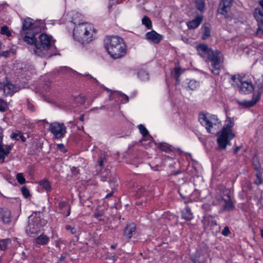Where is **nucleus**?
<instances>
[{"label":"nucleus","instance_id":"f257e3e1","mask_svg":"<svg viewBox=\"0 0 263 263\" xmlns=\"http://www.w3.org/2000/svg\"><path fill=\"white\" fill-rule=\"evenodd\" d=\"M81 16V14L78 13H76L73 16L71 22L76 25L73 29V35L75 40L85 44L93 40L96 30L92 25L81 23L80 20H77V17Z\"/></svg>","mask_w":263,"mask_h":263},{"label":"nucleus","instance_id":"f03ea898","mask_svg":"<svg viewBox=\"0 0 263 263\" xmlns=\"http://www.w3.org/2000/svg\"><path fill=\"white\" fill-rule=\"evenodd\" d=\"M104 44L108 54L115 59L120 58L125 54V45L122 39L119 36H106Z\"/></svg>","mask_w":263,"mask_h":263},{"label":"nucleus","instance_id":"7ed1b4c3","mask_svg":"<svg viewBox=\"0 0 263 263\" xmlns=\"http://www.w3.org/2000/svg\"><path fill=\"white\" fill-rule=\"evenodd\" d=\"M41 30V28L37 25V23L30 18H27L24 20L22 25L21 34L24 35L23 40L27 44H33L35 41V36Z\"/></svg>","mask_w":263,"mask_h":263},{"label":"nucleus","instance_id":"20e7f679","mask_svg":"<svg viewBox=\"0 0 263 263\" xmlns=\"http://www.w3.org/2000/svg\"><path fill=\"white\" fill-rule=\"evenodd\" d=\"M39 42L35 37L34 43L29 44L33 46L34 54L39 57L49 58L52 54L48 53V50L51 46V37L46 34L42 33L39 35Z\"/></svg>","mask_w":263,"mask_h":263},{"label":"nucleus","instance_id":"39448f33","mask_svg":"<svg viewBox=\"0 0 263 263\" xmlns=\"http://www.w3.org/2000/svg\"><path fill=\"white\" fill-rule=\"evenodd\" d=\"M233 126L234 122L229 119L226 121L221 130L218 133L217 142L218 145V149H224L228 145L231 144L230 141L235 137V134L232 131Z\"/></svg>","mask_w":263,"mask_h":263},{"label":"nucleus","instance_id":"423d86ee","mask_svg":"<svg viewBox=\"0 0 263 263\" xmlns=\"http://www.w3.org/2000/svg\"><path fill=\"white\" fill-rule=\"evenodd\" d=\"M199 121L202 126L205 127L206 131L211 134L217 133L221 122L217 116L214 115H206L204 114H200Z\"/></svg>","mask_w":263,"mask_h":263},{"label":"nucleus","instance_id":"0eeeda50","mask_svg":"<svg viewBox=\"0 0 263 263\" xmlns=\"http://www.w3.org/2000/svg\"><path fill=\"white\" fill-rule=\"evenodd\" d=\"M219 51L211 50L205 58L212 63V72L214 74L218 75L220 73V59L219 58Z\"/></svg>","mask_w":263,"mask_h":263},{"label":"nucleus","instance_id":"6e6552de","mask_svg":"<svg viewBox=\"0 0 263 263\" xmlns=\"http://www.w3.org/2000/svg\"><path fill=\"white\" fill-rule=\"evenodd\" d=\"M66 129L63 123L54 122L49 124V130L55 139L63 138L67 132Z\"/></svg>","mask_w":263,"mask_h":263},{"label":"nucleus","instance_id":"1a4fd4ad","mask_svg":"<svg viewBox=\"0 0 263 263\" xmlns=\"http://www.w3.org/2000/svg\"><path fill=\"white\" fill-rule=\"evenodd\" d=\"M226 195L227 198L224 199L222 196L218 197V200H221L224 201V204L222 205L221 209V211H232L235 208V205L232 201L231 197L230 195V192L229 191H226Z\"/></svg>","mask_w":263,"mask_h":263},{"label":"nucleus","instance_id":"9d476101","mask_svg":"<svg viewBox=\"0 0 263 263\" xmlns=\"http://www.w3.org/2000/svg\"><path fill=\"white\" fill-rule=\"evenodd\" d=\"M232 5V0H221L217 10L218 13L226 16Z\"/></svg>","mask_w":263,"mask_h":263},{"label":"nucleus","instance_id":"9b49d317","mask_svg":"<svg viewBox=\"0 0 263 263\" xmlns=\"http://www.w3.org/2000/svg\"><path fill=\"white\" fill-rule=\"evenodd\" d=\"M11 213L6 208H0V221L5 224H9L11 222Z\"/></svg>","mask_w":263,"mask_h":263},{"label":"nucleus","instance_id":"f8f14e48","mask_svg":"<svg viewBox=\"0 0 263 263\" xmlns=\"http://www.w3.org/2000/svg\"><path fill=\"white\" fill-rule=\"evenodd\" d=\"M41 215V213H35L34 216H31L29 217V218L36 224V226H37V227L41 229L47 223L46 221L42 218Z\"/></svg>","mask_w":263,"mask_h":263},{"label":"nucleus","instance_id":"ddd939ff","mask_svg":"<svg viewBox=\"0 0 263 263\" xmlns=\"http://www.w3.org/2000/svg\"><path fill=\"white\" fill-rule=\"evenodd\" d=\"M35 225L36 224L29 218L28 228L26 230V232L28 236L34 237L41 231V228Z\"/></svg>","mask_w":263,"mask_h":263},{"label":"nucleus","instance_id":"4468645a","mask_svg":"<svg viewBox=\"0 0 263 263\" xmlns=\"http://www.w3.org/2000/svg\"><path fill=\"white\" fill-rule=\"evenodd\" d=\"M145 35L146 40L155 44L159 43L162 39V36L154 30L147 32Z\"/></svg>","mask_w":263,"mask_h":263},{"label":"nucleus","instance_id":"2eb2a0df","mask_svg":"<svg viewBox=\"0 0 263 263\" xmlns=\"http://www.w3.org/2000/svg\"><path fill=\"white\" fill-rule=\"evenodd\" d=\"M136 230V224L134 223L127 224L124 229L123 236L129 240L135 233Z\"/></svg>","mask_w":263,"mask_h":263},{"label":"nucleus","instance_id":"dca6fc26","mask_svg":"<svg viewBox=\"0 0 263 263\" xmlns=\"http://www.w3.org/2000/svg\"><path fill=\"white\" fill-rule=\"evenodd\" d=\"M201 221L205 229H208L209 227L213 228L217 225L216 221L213 220L212 216L210 215L203 217Z\"/></svg>","mask_w":263,"mask_h":263},{"label":"nucleus","instance_id":"f3484780","mask_svg":"<svg viewBox=\"0 0 263 263\" xmlns=\"http://www.w3.org/2000/svg\"><path fill=\"white\" fill-rule=\"evenodd\" d=\"M254 90V87L251 82L243 81L241 82L240 90L245 94H248L252 92Z\"/></svg>","mask_w":263,"mask_h":263},{"label":"nucleus","instance_id":"a211bd4d","mask_svg":"<svg viewBox=\"0 0 263 263\" xmlns=\"http://www.w3.org/2000/svg\"><path fill=\"white\" fill-rule=\"evenodd\" d=\"M4 92L7 96H12L17 91V88L10 82L5 83Z\"/></svg>","mask_w":263,"mask_h":263},{"label":"nucleus","instance_id":"6ab92c4d","mask_svg":"<svg viewBox=\"0 0 263 263\" xmlns=\"http://www.w3.org/2000/svg\"><path fill=\"white\" fill-rule=\"evenodd\" d=\"M202 16L201 15L197 16L194 20L189 21L187 23V27L190 29H194L197 28L202 21Z\"/></svg>","mask_w":263,"mask_h":263},{"label":"nucleus","instance_id":"aec40b11","mask_svg":"<svg viewBox=\"0 0 263 263\" xmlns=\"http://www.w3.org/2000/svg\"><path fill=\"white\" fill-rule=\"evenodd\" d=\"M196 48L199 54L203 58H205L210 51L212 50L205 44H200L197 46Z\"/></svg>","mask_w":263,"mask_h":263},{"label":"nucleus","instance_id":"412c9836","mask_svg":"<svg viewBox=\"0 0 263 263\" xmlns=\"http://www.w3.org/2000/svg\"><path fill=\"white\" fill-rule=\"evenodd\" d=\"M181 217L189 221L191 220L193 218V213L189 206H186L181 211Z\"/></svg>","mask_w":263,"mask_h":263},{"label":"nucleus","instance_id":"4be33fe9","mask_svg":"<svg viewBox=\"0 0 263 263\" xmlns=\"http://www.w3.org/2000/svg\"><path fill=\"white\" fill-rule=\"evenodd\" d=\"M49 239L47 235L42 234L36 238L35 242L40 245H46L49 241Z\"/></svg>","mask_w":263,"mask_h":263},{"label":"nucleus","instance_id":"5701e85b","mask_svg":"<svg viewBox=\"0 0 263 263\" xmlns=\"http://www.w3.org/2000/svg\"><path fill=\"white\" fill-rule=\"evenodd\" d=\"M138 128L140 133L142 135L143 137V140L145 141L148 140V138H152V137L149 135L148 131L143 125L140 124L138 125Z\"/></svg>","mask_w":263,"mask_h":263},{"label":"nucleus","instance_id":"b1692460","mask_svg":"<svg viewBox=\"0 0 263 263\" xmlns=\"http://www.w3.org/2000/svg\"><path fill=\"white\" fill-rule=\"evenodd\" d=\"M184 71L179 66H175L174 71L171 72V75L174 77L177 83L179 82V76Z\"/></svg>","mask_w":263,"mask_h":263},{"label":"nucleus","instance_id":"393cba45","mask_svg":"<svg viewBox=\"0 0 263 263\" xmlns=\"http://www.w3.org/2000/svg\"><path fill=\"white\" fill-rule=\"evenodd\" d=\"M101 180L103 181H108L110 183L111 187L114 186V185H115V186L116 185V183L117 182V179L115 176H111V175H110L107 176H102Z\"/></svg>","mask_w":263,"mask_h":263},{"label":"nucleus","instance_id":"a878e982","mask_svg":"<svg viewBox=\"0 0 263 263\" xmlns=\"http://www.w3.org/2000/svg\"><path fill=\"white\" fill-rule=\"evenodd\" d=\"M39 185L45 189L47 192H49L51 190V185L49 181L46 179L41 180L39 182Z\"/></svg>","mask_w":263,"mask_h":263},{"label":"nucleus","instance_id":"bb28decb","mask_svg":"<svg viewBox=\"0 0 263 263\" xmlns=\"http://www.w3.org/2000/svg\"><path fill=\"white\" fill-rule=\"evenodd\" d=\"M204 30L203 34L202 36L203 40H206L211 35L210 26L209 24H205L202 27Z\"/></svg>","mask_w":263,"mask_h":263},{"label":"nucleus","instance_id":"cd10ccee","mask_svg":"<svg viewBox=\"0 0 263 263\" xmlns=\"http://www.w3.org/2000/svg\"><path fill=\"white\" fill-rule=\"evenodd\" d=\"M137 74L138 78L142 81H147L149 79L148 73L143 69L140 70Z\"/></svg>","mask_w":263,"mask_h":263},{"label":"nucleus","instance_id":"c85d7f7f","mask_svg":"<svg viewBox=\"0 0 263 263\" xmlns=\"http://www.w3.org/2000/svg\"><path fill=\"white\" fill-rule=\"evenodd\" d=\"M11 242L10 239H4L0 240V250H5Z\"/></svg>","mask_w":263,"mask_h":263},{"label":"nucleus","instance_id":"c756f323","mask_svg":"<svg viewBox=\"0 0 263 263\" xmlns=\"http://www.w3.org/2000/svg\"><path fill=\"white\" fill-rule=\"evenodd\" d=\"M11 242L10 239H4L0 240V250H5Z\"/></svg>","mask_w":263,"mask_h":263},{"label":"nucleus","instance_id":"7c9ffc66","mask_svg":"<svg viewBox=\"0 0 263 263\" xmlns=\"http://www.w3.org/2000/svg\"><path fill=\"white\" fill-rule=\"evenodd\" d=\"M142 23L148 29H150L152 27V23L151 20L147 16H144L142 19Z\"/></svg>","mask_w":263,"mask_h":263},{"label":"nucleus","instance_id":"2f4dec72","mask_svg":"<svg viewBox=\"0 0 263 263\" xmlns=\"http://www.w3.org/2000/svg\"><path fill=\"white\" fill-rule=\"evenodd\" d=\"M199 82L194 80H190L188 83L187 87L192 90H195L196 88L199 87Z\"/></svg>","mask_w":263,"mask_h":263},{"label":"nucleus","instance_id":"473e14b6","mask_svg":"<svg viewBox=\"0 0 263 263\" xmlns=\"http://www.w3.org/2000/svg\"><path fill=\"white\" fill-rule=\"evenodd\" d=\"M238 104L245 107H250L253 106L255 105L254 102H253L252 100L238 102Z\"/></svg>","mask_w":263,"mask_h":263},{"label":"nucleus","instance_id":"72a5a7b5","mask_svg":"<svg viewBox=\"0 0 263 263\" xmlns=\"http://www.w3.org/2000/svg\"><path fill=\"white\" fill-rule=\"evenodd\" d=\"M196 8L200 11H202L204 8L205 7V3L204 2L203 0H198L196 2Z\"/></svg>","mask_w":263,"mask_h":263},{"label":"nucleus","instance_id":"f704fd0d","mask_svg":"<svg viewBox=\"0 0 263 263\" xmlns=\"http://www.w3.org/2000/svg\"><path fill=\"white\" fill-rule=\"evenodd\" d=\"M256 179L254 180V183L256 185H259L262 183V175L261 173L259 172L256 174Z\"/></svg>","mask_w":263,"mask_h":263},{"label":"nucleus","instance_id":"c9c22d12","mask_svg":"<svg viewBox=\"0 0 263 263\" xmlns=\"http://www.w3.org/2000/svg\"><path fill=\"white\" fill-rule=\"evenodd\" d=\"M159 147L161 150L167 153L171 151L170 146L167 143H160L159 146Z\"/></svg>","mask_w":263,"mask_h":263},{"label":"nucleus","instance_id":"e433bc0d","mask_svg":"<svg viewBox=\"0 0 263 263\" xmlns=\"http://www.w3.org/2000/svg\"><path fill=\"white\" fill-rule=\"evenodd\" d=\"M74 101L77 104L82 105L85 102V97L84 96H79L76 98Z\"/></svg>","mask_w":263,"mask_h":263},{"label":"nucleus","instance_id":"4c0bfd02","mask_svg":"<svg viewBox=\"0 0 263 263\" xmlns=\"http://www.w3.org/2000/svg\"><path fill=\"white\" fill-rule=\"evenodd\" d=\"M7 108V103L4 99H0V111H5Z\"/></svg>","mask_w":263,"mask_h":263},{"label":"nucleus","instance_id":"58836bf2","mask_svg":"<svg viewBox=\"0 0 263 263\" xmlns=\"http://www.w3.org/2000/svg\"><path fill=\"white\" fill-rule=\"evenodd\" d=\"M22 132L19 130H17L15 132H13L11 134L10 137L13 140L18 141L20 140V137L21 135Z\"/></svg>","mask_w":263,"mask_h":263},{"label":"nucleus","instance_id":"ea45409f","mask_svg":"<svg viewBox=\"0 0 263 263\" xmlns=\"http://www.w3.org/2000/svg\"><path fill=\"white\" fill-rule=\"evenodd\" d=\"M16 179L17 182L21 184H23L25 183V178L22 173H18L16 175Z\"/></svg>","mask_w":263,"mask_h":263},{"label":"nucleus","instance_id":"a19ab883","mask_svg":"<svg viewBox=\"0 0 263 263\" xmlns=\"http://www.w3.org/2000/svg\"><path fill=\"white\" fill-rule=\"evenodd\" d=\"M1 33L2 34H6L7 36H9L11 35V33L9 31V28L7 26H4L2 27L1 29Z\"/></svg>","mask_w":263,"mask_h":263},{"label":"nucleus","instance_id":"79ce46f5","mask_svg":"<svg viewBox=\"0 0 263 263\" xmlns=\"http://www.w3.org/2000/svg\"><path fill=\"white\" fill-rule=\"evenodd\" d=\"M137 196L138 197H140L142 196H144L145 195V190L142 186H139L138 187L137 190L136 191Z\"/></svg>","mask_w":263,"mask_h":263},{"label":"nucleus","instance_id":"37998d69","mask_svg":"<svg viewBox=\"0 0 263 263\" xmlns=\"http://www.w3.org/2000/svg\"><path fill=\"white\" fill-rule=\"evenodd\" d=\"M261 92H260L259 90V91L257 93L253 94V97H252V99L251 100L253 101V102H254V104H256V103L259 100V99L260 98Z\"/></svg>","mask_w":263,"mask_h":263},{"label":"nucleus","instance_id":"c03bdc74","mask_svg":"<svg viewBox=\"0 0 263 263\" xmlns=\"http://www.w3.org/2000/svg\"><path fill=\"white\" fill-rule=\"evenodd\" d=\"M22 192L25 198H28L29 196H30L29 191L26 186L22 187Z\"/></svg>","mask_w":263,"mask_h":263},{"label":"nucleus","instance_id":"a18cd8bd","mask_svg":"<svg viewBox=\"0 0 263 263\" xmlns=\"http://www.w3.org/2000/svg\"><path fill=\"white\" fill-rule=\"evenodd\" d=\"M115 191V185H114V186L111 187V191L108 194H106V195L105 197V198L107 199L110 197L113 196Z\"/></svg>","mask_w":263,"mask_h":263},{"label":"nucleus","instance_id":"49530a36","mask_svg":"<svg viewBox=\"0 0 263 263\" xmlns=\"http://www.w3.org/2000/svg\"><path fill=\"white\" fill-rule=\"evenodd\" d=\"M27 103L28 109L32 112L34 111L35 107L34 105L29 101L28 99L27 100Z\"/></svg>","mask_w":263,"mask_h":263},{"label":"nucleus","instance_id":"de8ad7c7","mask_svg":"<svg viewBox=\"0 0 263 263\" xmlns=\"http://www.w3.org/2000/svg\"><path fill=\"white\" fill-rule=\"evenodd\" d=\"M231 232L228 228V227L226 226L224 228L223 230L221 232V234L224 236H227L230 234Z\"/></svg>","mask_w":263,"mask_h":263},{"label":"nucleus","instance_id":"09e8293b","mask_svg":"<svg viewBox=\"0 0 263 263\" xmlns=\"http://www.w3.org/2000/svg\"><path fill=\"white\" fill-rule=\"evenodd\" d=\"M65 229L66 230H69L70 231V233L72 234H74L77 233V230L76 229L74 228H72L71 227V226L70 225H67L65 227Z\"/></svg>","mask_w":263,"mask_h":263},{"label":"nucleus","instance_id":"8fccbe9b","mask_svg":"<svg viewBox=\"0 0 263 263\" xmlns=\"http://www.w3.org/2000/svg\"><path fill=\"white\" fill-rule=\"evenodd\" d=\"M67 207V203L65 201H60L59 203V208L60 210H63L65 208Z\"/></svg>","mask_w":263,"mask_h":263},{"label":"nucleus","instance_id":"3c124183","mask_svg":"<svg viewBox=\"0 0 263 263\" xmlns=\"http://www.w3.org/2000/svg\"><path fill=\"white\" fill-rule=\"evenodd\" d=\"M253 166H254V170L256 171H259V169L261 167L260 163L258 161H257L256 162H255V161L254 162Z\"/></svg>","mask_w":263,"mask_h":263},{"label":"nucleus","instance_id":"603ef678","mask_svg":"<svg viewBox=\"0 0 263 263\" xmlns=\"http://www.w3.org/2000/svg\"><path fill=\"white\" fill-rule=\"evenodd\" d=\"M122 97L121 101L122 103H126L128 101V97L124 94H122L121 95Z\"/></svg>","mask_w":263,"mask_h":263},{"label":"nucleus","instance_id":"864d4df0","mask_svg":"<svg viewBox=\"0 0 263 263\" xmlns=\"http://www.w3.org/2000/svg\"><path fill=\"white\" fill-rule=\"evenodd\" d=\"M57 147L59 151L62 152H65L66 151L65 146L63 144H58L57 145Z\"/></svg>","mask_w":263,"mask_h":263},{"label":"nucleus","instance_id":"5fc2aeb1","mask_svg":"<svg viewBox=\"0 0 263 263\" xmlns=\"http://www.w3.org/2000/svg\"><path fill=\"white\" fill-rule=\"evenodd\" d=\"M65 243H66V241L65 240H63L61 239H59L56 242V247L60 248L61 244H65Z\"/></svg>","mask_w":263,"mask_h":263},{"label":"nucleus","instance_id":"6e6d98bb","mask_svg":"<svg viewBox=\"0 0 263 263\" xmlns=\"http://www.w3.org/2000/svg\"><path fill=\"white\" fill-rule=\"evenodd\" d=\"M10 55V54H9V51L7 50V51H3V52H1L0 53V56L1 57H9Z\"/></svg>","mask_w":263,"mask_h":263},{"label":"nucleus","instance_id":"4d7b16f0","mask_svg":"<svg viewBox=\"0 0 263 263\" xmlns=\"http://www.w3.org/2000/svg\"><path fill=\"white\" fill-rule=\"evenodd\" d=\"M12 148V146L9 145H7L6 146L5 150H6V155H8L10 151L11 150Z\"/></svg>","mask_w":263,"mask_h":263},{"label":"nucleus","instance_id":"13d9d810","mask_svg":"<svg viewBox=\"0 0 263 263\" xmlns=\"http://www.w3.org/2000/svg\"><path fill=\"white\" fill-rule=\"evenodd\" d=\"M84 77H88V79H92L96 83H98V80L96 79H95L93 78L90 74H84L83 75Z\"/></svg>","mask_w":263,"mask_h":263},{"label":"nucleus","instance_id":"bf43d9fd","mask_svg":"<svg viewBox=\"0 0 263 263\" xmlns=\"http://www.w3.org/2000/svg\"><path fill=\"white\" fill-rule=\"evenodd\" d=\"M256 34L260 36L263 34V30L259 26L256 30Z\"/></svg>","mask_w":263,"mask_h":263},{"label":"nucleus","instance_id":"052dcab7","mask_svg":"<svg viewBox=\"0 0 263 263\" xmlns=\"http://www.w3.org/2000/svg\"><path fill=\"white\" fill-rule=\"evenodd\" d=\"M0 154L6 155V150L5 148L3 147V145L2 144H0Z\"/></svg>","mask_w":263,"mask_h":263},{"label":"nucleus","instance_id":"680f3d73","mask_svg":"<svg viewBox=\"0 0 263 263\" xmlns=\"http://www.w3.org/2000/svg\"><path fill=\"white\" fill-rule=\"evenodd\" d=\"M102 215H103L102 212H101V211H98V212L95 213V214H94V216L96 218H98L99 217L102 216Z\"/></svg>","mask_w":263,"mask_h":263},{"label":"nucleus","instance_id":"e2e57ef3","mask_svg":"<svg viewBox=\"0 0 263 263\" xmlns=\"http://www.w3.org/2000/svg\"><path fill=\"white\" fill-rule=\"evenodd\" d=\"M98 164L100 166H102L103 165V160L101 157H99L98 159Z\"/></svg>","mask_w":263,"mask_h":263},{"label":"nucleus","instance_id":"0e129e2a","mask_svg":"<svg viewBox=\"0 0 263 263\" xmlns=\"http://www.w3.org/2000/svg\"><path fill=\"white\" fill-rule=\"evenodd\" d=\"M3 139V133L1 129H0V144L2 143Z\"/></svg>","mask_w":263,"mask_h":263},{"label":"nucleus","instance_id":"69168bd1","mask_svg":"<svg viewBox=\"0 0 263 263\" xmlns=\"http://www.w3.org/2000/svg\"><path fill=\"white\" fill-rule=\"evenodd\" d=\"M5 156H6V155L0 154V159L2 160V163H3L4 162Z\"/></svg>","mask_w":263,"mask_h":263},{"label":"nucleus","instance_id":"338daca9","mask_svg":"<svg viewBox=\"0 0 263 263\" xmlns=\"http://www.w3.org/2000/svg\"><path fill=\"white\" fill-rule=\"evenodd\" d=\"M20 139H21L23 142H25L26 140V138L23 136L22 133H21V135H20Z\"/></svg>","mask_w":263,"mask_h":263},{"label":"nucleus","instance_id":"774afa93","mask_svg":"<svg viewBox=\"0 0 263 263\" xmlns=\"http://www.w3.org/2000/svg\"><path fill=\"white\" fill-rule=\"evenodd\" d=\"M259 90L260 92H263V81H262V83L261 84L260 86L259 87Z\"/></svg>","mask_w":263,"mask_h":263}]
</instances>
